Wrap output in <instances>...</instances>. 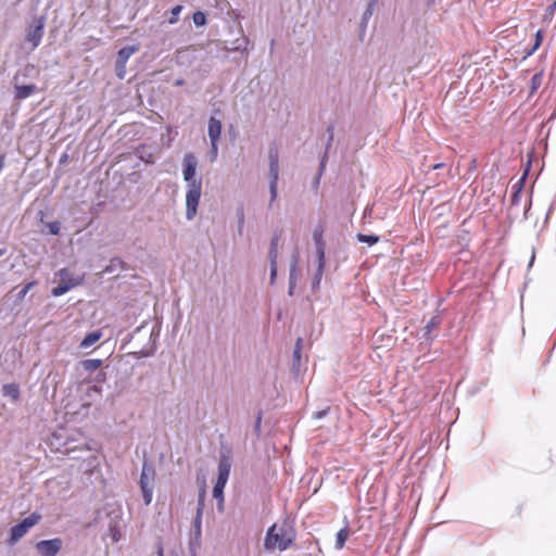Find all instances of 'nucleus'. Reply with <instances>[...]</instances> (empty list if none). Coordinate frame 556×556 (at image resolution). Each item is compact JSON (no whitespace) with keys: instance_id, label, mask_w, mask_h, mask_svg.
I'll use <instances>...</instances> for the list:
<instances>
[{"instance_id":"f257e3e1","label":"nucleus","mask_w":556,"mask_h":556,"mask_svg":"<svg viewBox=\"0 0 556 556\" xmlns=\"http://www.w3.org/2000/svg\"><path fill=\"white\" fill-rule=\"evenodd\" d=\"M295 540V531L287 521L274 523L266 532L264 547L267 551L278 549L283 552L288 549Z\"/></svg>"},{"instance_id":"f03ea898","label":"nucleus","mask_w":556,"mask_h":556,"mask_svg":"<svg viewBox=\"0 0 556 556\" xmlns=\"http://www.w3.org/2000/svg\"><path fill=\"white\" fill-rule=\"evenodd\" d=\"M155 469L154 467L144 462L142 464L139 485L142 493L143 502L148 506L151 504L153 498V489L155 482Z\"/></svg>"},{"instance_id":"7ed1b4c3","label":"nucleus","mask_w":556,"mask_h":556,"mask_svg":"<svg viewBox=\"0 0 556 556\" xmlns=\"http://www.w3.org/2000/svg\"><path fill=\"white\" fill-rule=\"evenodd\" d=\"M46 20L45 15L35 16L26 28L25 41L30 45L31 51L38 48L41 43L45 35Z\"/></svg>"},{"instance_id":"20e7f679","label":"nucleus","mask_w":556,"mask_h":556,"mask_svg":"<svg viewBox=\"0 0 556 556\" xmlns=\"http://www.w3.org/2000/svg\"><path fill=\"white\" fill-rule=\"evenodd\" d=\"M230 475V464L222 460L218 465V477L213 488V497L218 501V510L224 509V489Z\"/></svg>"},{"instance_id":"39448f33","label":"nucleus","mask_w":556,"mask_h":556,"mask_svg":"<svg viewBox=\"0 0 556 556\" xmlns=\"http://www.w3.org/2000/svg\"><path fill=\"white\" fill-rule=\"evenodd\" d=\"M202 194V185L192 182L186 192V218L191 222L195 218Z\"/></svg>"},{"instance_id":"423d86ee","label":"nucleus","mask_w":556,"mask_h":556,"mask_svg":"<svg viewBox=\"0 0 556 556\" xmlns=\"http://www.w3.org/2000/svg\"><path fill=\"white\" fill-rule=\"evenodd\" d=\"M41 519V515L38 513H31L28 517L24 518L21 522L13 526L10 530V544L16 543L22 539L34 526H36Z\"/></svg>"},{"instance_id":"0eeeda50","label":"nucleus","mask_w":556,"mask_h":556,"mask_svg":"<svg viewBox=\"0 0 556 556\" xmlns=\"http://www.w3.org/2000/svg\"><path fill=\"white\" fill-rule=\"evenodd\" d=\"M197 166L198 160L195 155L191 152L186 153L182 160V175L187 187H190L192 182L202 185L201 178L195 177Z\"/></svg>"},{"instance_id":"6e6552de","label":"nucleus","mask_w":556,"mask_h":556,"mask_svg":"<svg viewBox=\"0 0 556 556\" xmlns=\"http://www.w3.org/2000/svg\"><path fill=\"white\" fill-rule=\"evenodd\" d=\"M63 542L60 538L42 540L36 544V549L40 556H56L61 551Z\"/></svg>"},{"instance_id":"1a4fd4ad","label":"nucleus","mask_w":556,"mask_h":556,"mask_svg":"<svg viewBox=\"0 0 556 556\" xmlns=\"http://www.w3.org/2000/svg\"><path fill=\"white\" fill-rule=\"evenodd\" d=\"M441 317L439 315L432 316L425 327L421 329L420 340L421 343H430L433 341L434 336H432L433 330L438 329L441 325Z\"/></svg>"},{"instance_id":"9d476101","label":"nucleus","mask_w":556,"mask_h":556,"mask_svg":"<svg viewBox=\"0 0 556 556\" xmlns=\"http://www.w3.org/2000/svg\"><path fill=\"white\" fill-rule=\"evenodd\" d=\"M70 276L66 269L60 271L61 282L54 287L51 291L53 296H61L68 292L72 288L78 286L80 280H73V282H66V277Z\"/></svg>"},{"instance_id":"9b49d317","label":"nucleus","mask_w":556,"mask_h":556,"mask_svg":"<svg viewBox=\"0 0 556 556\" xmlns=\"http://www.w3.org/2000/svg\"><path fill=\"white\" fill-rule=\"evenodd\" d=\"M207 135L210 142H218L222 135V122L215 116H211L207 125Z\"/></svg>"},{"instance_id":"f8f14e48","label":"nucleus","mask_w":556,"mask_h":556,"mask_svg":"<svg viewBox=\"0 0 556 556\" xmlns=\"http://www.w3.org/2000/svg\"><path fill=\"white\" fill-rule=\"evenodd\" d=\"M268 162H269V179L278 180L279 179V155L276 149H270L268 152Z\"/></svg>"},{"instance_id":"ddd939ff","label":"nucleus","mask_w":556,"mask_h":556,"mask_svg":"<svg viewBox=\"0 0 556 556\" xmlns=\"http://www.w3.org/2000/svg\"><path fill=\"white\" fill-rule=\"evenodd\" d=\"M139 50L138 46H127L118 51L117 65L125 67L128 59Z\"/></svg>"},{"instance_id":"4468645a","label":"nucleus","mask_w":556,"mask_h":556,"mask_svg":"<svg viewBox=\"0 0 556 556\" xmlns=\"http://www.w3.org/2000/svg\"><path fill=\"white\" fill-rule=\"evenodd\" d=\"M313 240L316 245V253L318 258H325V243L323 240V229L317 228L313 232Z\"/></svg>"},{"instance_id":"2eb2a0df","label":"nucleus","mask_w":556,"mask_h":556,"mask_svg":"<svg viewBox=\"0 0 556 556\" xmlns=\"http://www.w3.org/2000/svg\"><path fill=\"white\" fill-rule=\"evenodd\" d=\"M102 337V332L97 330V331H92L88 334L85 336V338L81 340L80 344H79V348L80 349H89L90 346H92L93 344H96Z\"/></svg>"},{"instance_id":"dca6fc26","label":"nucleus","mask_w":556,"mask_h":556,"mask_svg":"<svg viewBox=\"0 0 556 556\" xmlns=\"http://www.w3.org/2000/svg\"><path fill=\"white\" fill-rule=\"evenodd\" d=\"M248 45H249V39L245 36L241 35L239 38L231 41L230 46H228L226 49L229 51L243 52L247 50Z\"/></svg>"},{"instance_id":"f3484780","label":"nucleus","mask_w":556,"mask_h":556,"mask_svg":"<svg viewBox=\"0 0 556 556\" xmlns=\"http://www.w3.org/2000/svg\"><path fill=\"white\" fill-rule=\"evenodd\" d=\"M300 277L299 269V255L294 254L291 260L290 270H289V281L292 283H298Z\"/></svg>"},{"instance_id":"a211bd4d","label":"nucleus","mask_w":556,"mask_h":556,"mask_svg":"<svg viewBox=\"0 0 556 556\" xmlns=\"http://www.w3.org/2000/svg\"><path fill=\"white\" fill-rule=\"evenodd\" d=\"M301 353H302V339L299 338L294 345L293 351V364L292 369L295 374L300 372V364H301Z\"/></svg>"},{"instance_id":"6ab92c4d","label":"nucleus","mask_w":556,"mask_h":556,"mask_svg":"<svg viewBox=\"0 0 556 556\" xmlns=\"http://www.w3.org/2000/svg\"><path fill=\"white\" fill-rule=\"evenodd\" d=\"M2 394L10 397L13 402H16L20 397V388L15 383L4 384L2 388Z\"/></svg>"},{"instance_id":"aec40b11","label":"nucleus","mask_w":556,"mask_h":556,"mask_svg":"<svg viewBox=\"0 0 556 556\" xmlns=\"http://www.w3.org/2000/svg\"><path fill=\"white\" fill-rule=\"evenodd\" d=\"M37 87L35 85H23V86H16V98L18 99H26L30 97L33 93H35Z\"/></svg>"},{"instance_id":"412c9836","label":"nucleus","mask_w":556,"mask_h":556,"mask_svg":"<svg viewBox=\"0 0 556 556\" xmlns=\"http://www.w3.org/2000/svg\"><path fill=\"white\" fill-rule=\"evenodd\" d=\"M349 535H350V529L348 526H345L344 528L340 529L337 532L336 545H334L336 549L340 551L343 548Z\"/></svg>"},{"instance_id":"4be33fe9","label":"nucleus","mask_w":556,"mask_h":556,"mask_svg":"<svg viewBox=\"0 0 556 556\" xmlns=\"http://www.w3.org/2000/svg\"><path fill=\"white\" fill-rule=\"evenodd\" d=\"M543 84V74L536 73L530 80V96H532Z\"/></svg>"},{"instance_id":"5701e85b","label":"nucleus","mask_w":556,"mask_h":556,"mask_svg":"<svg viewBox=\"0 0 556 556\" xmlns=\"http://www.w3.org/2000/svg\"><path fill=\"white\" fill-rule=\"evenodd\" d=\"M324 268H325V258H318L317 271H316L314 280H313V289L318 288V286L321 281L323 274H324Z\"/></svg>"},{"instance_id":"b1692460","label":"nucleus","mask_w":556,"mask_h":556,"mask_svg":"<svg viewBox=\"0 0 556 556\" xmlns=\"http://www.w3.org/2000/svg\"><path fill=\"white\" fill-rule=\"evenodd\" d=\"M202 515L201 509H197L195 518L193 521L194 536L199 539L202 534Z\"/></svg>"},{"instance_id":"393cba45","label":"nucleus","mask_w":556,"mask_h":556,"mask_svg":"<svg viewBox=\"0 0 556 556\" xmlns=\"http://www.w3.org/2000/svg\"><path fill=\"white\" fill-rule=\"evenodd\" d=\"M357 240L363 243H367L368 245H374L379 241V237L375 235H357Z\"/></svg>"},{"instance_id":"a878e982","label":"nucleus","mask_w":556,"mask_h":556,"mask_svg":"<svg viewBox=\"0 0 556 556\" xmlns=\"http://www.w3.org/2000/svg\"><path fill=\"white\" fill-rule=\"evenodd\" d=\"M277 245H278V238H274L270 243V249L268 252L269 263H277V258H278Z\"/></svg>"},{"instance_id":"bb28decb","label":"nucleus","mask_w":556,"mask_h":556,"mask_svg":"<svg viewBox=\"0 0 556 556\" xmlns=\"http://www.w3.org/2000/svg\"><path fill=\"white\" fill-rule=\"evenodd\" d=\"M101 359H86L83 362V366L88 371H94L101 366Z\"/></svg>"},{"instance_id":"cd10ccee","label":"nucleus","mask_w":556,"mask_h":556,"mask_svg":"<svg viewBox=\"0 0 556 556\" xmlns=\"http://www.w3.org/2000/svg\"><path fill=\"white\" fill-rule=\"evenodd\" d=\"M193 23L197 27L204 26L206 24V16L203 12L197 11L192 16Z\"/></svg>"},{"instance_id":"c85d7f7f","label":"nucleus","mask_w":556,"mask_h":556,"mask_svg":"<svg viewBox=\"0 0 556 556\" xmlns=\"http://www.w3.org/2000/svg\"><path fill=\"white\" fill-rule=\"evenodd\" d=\"M182 11V5L178 4L176 7H174L170 11V17L168 20V23L169 24H176L179 20V15Z\"/></svg>"},{"instance_id":"c756f323","label":"nucleus","mask_w":556,"mask_h":556,"mask_svg":"<svg viewBox=\"0 0 556 556\" xmlns=\"http://www.w3.org/2000/svg\"><path fill=\"white\" fill-rule=\"evenodd\" d=\"M269 192H270V203H273L278 195V180L269 179Z\"/></svg>"},{"instance_id":"7c9ffc66","label":"nucleus","mask_w":556,"mask_h":556,"mask_svg":"<svg viewBox=\"0 0 556 556\" xmlns=\"http://www.w3.org/2000/svg\"><path fill=\"white\" fill-rule=\"evenodd\" d=\"M35 283H36L35 281H30V282L26 283L18 292L17 300H23L26 296V294L29 292V290L35 286Z\"/></svg>"},{"instance_id":"2f4dec72","label":"nucleus","mask_w":556,"mask_h":556,"mask_svg":"<svg viewBox=\"0 0 556 556\" xmlns=\"http://www.w3.org/2000/svg\"><path fill=\"white\" fill-rule=\"evenodd\" d=\"M376 3H372V2H369L366 11L364 12L363 14V25H366L368 20L370 18V16L372 15V12H374V7H375Z\"/></svg>"},{"instance_id":"473e14b6","label":"nucleus","mask_w":556,"mask_h":556,"mask_svg":"<svg viewBox=\"0 0 556 556\" xmlns=\"http://www.w3.org/2000/svg\"><path fill=\"white\" fill-rule=\"evenodd\" d=\"M47 227L49 229V232L54 236L58 235L61 229L59 222H50V223H48Z\"/></svg>"},{"instance_id":"72a5a7b5","label":"nucleus","mask_w":556,"mask_h":556,"mask_svg":"<svg viewBox=\"0 0 556 556\" xmlns=\"http://www.w3.org/2000/svg\"><path fill=\"white\" fill-rule=\"evenodd\" d=\"M543 35L541 30H538L535 34V42L528 54H532L542 43Z\"/></svg>"},{"instance_id":"f704fd0d","label":"nucleus","mask_w":556,"mask_h":556,"mask_svg":"<svg viewBox=\"0 0 556 556\" xmlns=\"http://www.w3.org/2000/svg\"><path fill=\"white\" fill-rule=\"evenodd\" d=\"M204 506H205V490H202L199 493L197 509H201V514H203Z\"/></svg>"},{"instance_id":"c9c22d12","label":"nucleus","mask_w":556,"mask_h":556,"mask_svg":"<svg viewBox=\"0 0 556 556\" xmlns=\"http://www.w3.org/2000/svg\"><path fill=\"white\" fill-rule=\"evenodd\" d=\"M276 278H277V263H270V277H269L270 285H274L276 282Z\"/></svg>"},{"instance_id":"e433bc0d","label":"nucleus","mask_w":556,"mask_h":556,"mask_svg":"<svg viewBox=\"0 0 556 556\" xmlns=\"http://www.w3.org/2000/svg\"><path fill=\"white\" fill-rule=\"evenodd\" d=\"M218 154V142H211V161L214 162Z\"/></svg>"},{"instance_id":"4c0bfd02","label":"nucleus","mask_w":556,"mask_h":556,"mask_svg":"<svg viewBox=\"0 0 556 556\" xmlns=\"http://www.w3.org/2000/svg\"><path fill=\"white\" fill-rule=\"evenodd\" d=\"M243 224H244V215H243V212L241 211L240 215H239V232H241Z\"/></svg>"},{"instance_id":"58836bf2","label":"nucleus","mask_w":556,"mask_h":556,"mask_svg":"<svg viewBox=\"0 0 556 556\" xmlns=\"http://www.w3.org/2000/svg\"><path fill=\"white\" fill-rule=\"evenodd\" d=\"M556 11V0L547 8V13L553 15Z\"/></svg>"},{"instance_id":"ea45409f","label":"nucleus","mask_w":556,"mask_h":556,"mask_svg":"<svg viewBox=\"0 0 556 556\" xmlns=\"http://www.w3.org/2000/svg\"><path fill=\"white\" fill-rule=\"evenodd\" d=\"M295 287H296V283H292V282H290V281H289L288 294H289L290 296H292V295L294 294V289H295Z\"/></svg>"},{"instance_id":"a19ab883","label":"nucleus","mask_w":556,"mask_h":556,"mask_svg":"<svg viewBox=\"0 0 556 556\" xmlns=\"http://www.w3.org/2000/svg\"><path fill=\"white\" fill-rule=\"evenodd\" d=\"M326 414H327V410H319V412H316V413L314 414V417H315L316 419H320V418H323L324 416H326Z\"/></svg>"},{"instance_id":"79ce46f5","label":"nucleus","mask_w":556,"mask_h":556,"mask_svg":"<svg viewBox=\"0 0 556 556\" xmlns=\"http://www.w3.org/2000/svg\"><path fill=\"white\" fill-rule=\"evenodd\" d=\"M4 165H5V157H4V155H1L0 156V172L3 169Z\"/></svg>"},{"instance_id":"37998d69","label":"nucleus","mask_w":556,"mask_h":556,"mask_svg":"<svg viewBox=\"0 0 556 556\" xmlns=\"http://www.w3.org/2000/svg\"><path fill=\"white\" fill-rule=\"evenodd\" d=\"M184 83H185L184 79L180 78V79H177L174 85L179 87V86H182Z\"/></svg>"},{"instance_id":"c03bdc74","label":"nucleus","mask_w":556,"mask_h":556,"mask_svg":"<svg viewBox=\"0 0 556 556\" xmlns=\"http://www.w3.org/2000/svg\"><path fill=\"white\" fill-rule=\"evenodd\" d=\"M117 68H118V73H117L118 77L123 78L124 77L123 70H122L123 67L117 65Z\"/></svg>"},{"instance_id":"a18cd8bd","label":"nucleus","mask_w":556,"mask_h":556,"mask_svg":"<svg viewBox=\"0 0 556 556\" xmlns=\"http://www.w3.org/2000/svg\"><path fill=\"white\" fill-rule=\"evenodd\" d=\"M534 257H535V256H534V252H532V256H531L530 262H529V267H531V266H532V264H533V262H534Z\"/></svg>"},{"instance_id":"49530a36","label":"nucleus","mask_w":556,"mask_h":556,"mask_svg":"<svg viewBox=\"0 0 556 556\" xmlns=\"http://www.w3.org/2000/svg\"><path fill=\"white\" fill-rule=\"evenodd\" d=\"M157 556H164V553H163V548H162V547H159Z\"/></svg>"},{"instance_id":"de8ad7c7","label":"nucleus","mask_w":556,"mask_h":556,"mask_svg":"<svg viewBox=\"0 0 556 556\" xmlns=\"http://www.w3.org/2000/svg\"><path fill=\"white\" fill-rule=\"evenodd\" d=\"M73 280H79L78 278H68V276L66 277V282H73Z\"/></svg>"},{"instance_id":"09e8293b","label":"nucleus","mask_w":556,"mask_h":556,"mask_svg":"<svg viewBox=\"0 0 556 556\" xmlns=\"http://www.w3.org/2000/svg\"><path fill=\"white\" fill-rule=\"evenodd\" d=\"M324 169V161L320 163V172Z\"/></svg>"},{"instance_id":"8fccbe9b","label":"nucleus","mask_w":556,"mask_h":556,"mask_svg":"<svg viewBox=\"0 0 556 556\" xmlns=\"http://www.w3.org/2000/svg\"><path fill=\"white\" fill-rule=\"evenodd\" d=\"M442 165L441 164H438V165H434L433 168H440Z\"/></svg>"},{"instance_id":"3c124183","label":"nucleus","mask_w":556,"mask_h":556,"mask_svg":"<svg viewBox=\"0 0 556 556\" xmlns=\"http://www.w3.org/2000/svg\"><path fill=\"white\" fill-rule=\"evenodd\" d=\"M377 1H378V0H370V2H372V3H377Z\"/></svg>"},{"instance_id":"603ef678","label":"nucleus","mask_w":556,"mask_h":556,"mask_svg":"<svg viewBox=\"0 0 556 556\" xmlns=\"http://www.w3.org/2000/svg\"><path fill=\"white\" fill-rule=\"evenodd\" d=\"M0 255H2V251H0Z\"/></svg>"}]
</instances>
